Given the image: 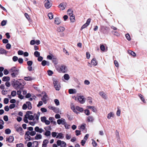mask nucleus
I'll return each instance as SVG.
<instances>
[{
    "label": "nucleus",
    "instance_id": "1",
    "mask_svg": "<svg viewBox=\"0 0 147 147\" xmlns=\"http://www.w3.org/2000/svg\"><path fill=\"white\" fill-rule=\"evenodd\" d=\"M15 80H14V81L12 82V86L16 90L19 89L20 90H22L24 88V86L26 84L25 82L23 80H18L16 81Z\"/></svg>",
    "mask_w": 147,
    "mask_h": 147
},
{
    "label": "nucleus",
    "instance_id": "2",
    "mask_svg": "<svg viewBox=\"0 0 147 147\" xmlns=\"http://www.w3.org/2000/svg\"><path fill=\"white\" fill-rule=\"evenodd\" d=\"M19 70L16 67H11L9 70L10 72L11 73V75L12 77L15 78L18 76L19 73Z\"/></svg>",
    "mask_w": 147,
    "mask_h": 147
},
{
    "label": "nucleus",
    "instance_id": "3",
    "mask_svg": "<svg viewBox=\"0 0 147 147\" xmlns=\"http://www.w3.org/2000/svg\"><path fill=\"white\" fill-rule=\"evenodd\" d=\"M53 83L55 90H59L61 88L59 83L55 79L53 80Z\"/></svg>",
    "mask_w": 147,
    "mask_h": 147
},
{
    "label": "nucleus",
    "instance_id": "4",
    "mask_svg": "<svg viewBox=\"0 0 147 147\" xmlns=\"http://www.w3.org/2000/svg\"><path fill=\"white\" fill-rule=\"evenodd\" d=\"M42 94H44V95L42 98V100L43 101L44 103L46 104L47 102V101L49 100V97L45 92H43Z\"/></svg>",
    "mask_w": 147,
    "mask_h": 147
},
{
    "label": "nucleus",
    "instance_id": "5",
    "mask_svg": "<svg viewBox=\"0 0 147 147\" xmlns=\"http://www.w3.org/2000/svg\"><path fill=\"white\" fill-rule=\"evenodd\" d=\"M100 29L101 31H102L104 34H107L109 31V28L106 26H100Z\"/></svg>",
    "mask_w": 147,
    "mask_h": 147
},
{
    "label": "nucleus",
    "instance_id": "6",
    "mask_svg": "<svg viewBox=\"0 0 147 147\" xmlns=\"http://www.w3.org/2000/svg\"><path fill=\"white\" fill-rule=\"evenodd\" d=\"M57 70L59 71V72H61L63 73H65L67 72V68L66 66L64 65H62L59 67V68H57Z\"/></svg>",
    "mask_w": 147,
    "mask_h": 147
},
{
    "label": "nucleus",
    "instance_id": "7",
    "mask_svg": "<svg viewBox=\"0 0 147 147\" xmlns=\"http://www.w3.org/2000/svg\"><path fill=\"white\" fill-rule=\"evenodd\" d=\"M16 131L19 133L21 135L24 134V131L22 128L21 127L17 126L15 127Z\"/></svg>",
    "mask_w": 147,
    "mask_h": 147
},
{
    "label": "nucleus",
    "instance_id": "8",
    "mask_svg": "<svg viewBox=\"0 0 147 147\" xmlns=\"http://www.w3.org/2000/svg\"><path fill=\"white\" fill-rule=\"evenodd\" d=\"M57 145L60 146L61 147H65L66 146V143L64 141H61L60 140H58L57 142Z\"/></svg>",
    "mask_w": 147,
    "mask_h": 147
},
{
    "label": "nucleus",
    "instance_id": "9",
    "mask_svg": "<svg viewBox=\"0 0 147 147\" xmlns=\"http://www.w3.org/2000/svg\"><path fill=\"white\" fill-rule=\"evenodd\" d=\"M29 134V131H26L25 135V138L27 141H30L33 140V138H31Z\"/></svg>",
    "mask_w": 147,
    "mask_h": 147
},
{
    "label": "nucleus",
    "instance_id": "10",
    "mask_svg": "<svg viewBox=\"0 0 147 147\" xmlns=\"http://www.w3.org/2000/svg\"><path fill=\"white\" fill-rule=\"evenodd\" d=\"M45 6L46 8L49 9L51 6L52 4L50 3L48 0H45Z\"/></svg>",
    "mask_w": 147,
    "mask_h": 147
},
{
    "label": "nucleus",
    "instance_id": "11",
    "mask_svg": "<svg viewBox=\"0 0 147 147\" xmlns=\"http://www.w3.org/2000/svg\"><path fill=\"white\" fill-rule=\"evenodd\" d=\"M14 137L13 136H10L8 138H6V140L7 142L8 141L10 143L13 142L14 140Z\"/></svg>",
    "mask_w": 147,
    "mask_h": 147
},
{
    "label": "nucleus",
    "instance_id": "12",
    "mask_svg": "<svg viewBox=\"0 0 147 147\" xmlns=\"http://www.w3.org/2000/svg\"><path fill=\"white\" fill-rule=\"evenodd\" d=\"M57 121L58 124L60 125L61 124L63 125L64 124L65 120L64 119L61 118V119H58Z\"/></svg>",
    "mask_w": 147,
    "mask_h": 147
},
{
    "label": "nucleus",
    "instance_id": "13",
    "mask_svg": "<svg viewBox=\"0 0 147 147\" xmlns=\"http://www.w3.org/2000/svg\"><path fill=\"white\" fill-rule=\"evenodd\" d=\"M83 96H80L78 98V100L79 102L81 104H83L85 102V99Z\"/></svg>",
    "mask_w": 147,
    "mask_h": 147
},
{
    "label": "nucleus",
    "instance_id": "14",
    "mask_svg": "<svg viewBox=\"0 0 147 147\" xmlns=\"http://www.w3.org/2000/svg\"><path fill=\"white\" fill-rule=\"evenodd\" d=\"M66 3H62L60 4L59 5V7L61 9V10H64L66 7Z\"/></svg>",
    "mask_w": 147,
    "mask_h": 147
},
{
    "label": "nucleus",
    "instance_id": "15",
    "mask_svg": "<svg viewBox=\"0 0 147 147\" xmlns=\"http://www.w3.org/2000/svg\"><path fill=\"white\" fill-rule=\"evenodd\" d=\"M99 94L104 99H107V96L104 92H100Z\"/></svg>",
    "mask_w": 147,
    "mask_h": 147
},
{
    "label": "nucleus",
    "instance_id": "16",
    "mask_svg": "<svg viewBox=\"0 0 147 147\" xmlns=\"http://www.w3.org/2000/svg\"><path fill=\"white\" fill-rule=\"evenodd\" d=\"M98 62L95 58H93L91 60V63L93 65L95 66L97 64Z\"/></svg>",
    "mask_w": 147,
    "mask_h": 147
},
{
    "label": "nucleus",
    "instance_id": "17",
    "mask_svg": "<svg viewBox=\"0 0 147 147\" xmlns=\"http://www.w3.org/2000/svg\"><path fill=\"white\" fill-rule=\"evenodd\" d=\"M94 120V118L92 116H90L87 118V121L88 122H92Z\"/></svg>",
    "mask_w": 147,
    "mask_h": 147
},
{
    "label": "nucleus",
    "instance_id": "18",
    "mask_svg": "<svg viewBox=\"0 0 147 147\" xmlns=\"http://www.w3.org/2000/svg\"><path fill=\"white\" fill-rule=\"evenodd\" d=\"M65 30V28L63 27L60 26L57 28V31L59 32H62Z\"/></svg>",
    "mask_w": 147,
    "mask_h": 147
},
{
    "label": "nucleus",
    "instance_id": "19",
    "mask_svg": "<svg viewBox=\"0 0 147 147\" xmlns=\"http://www.w3.org/2000/svg\"><path fill=\"white\" fill-rule=\"evenodd\" d=\"M49 141L47 140H44L42 144V147H47V145Z\"/></svg>",
    "mask_w": 147,
    "mask_h": 147
},
{
    "label": "nucleus",
    "instance_id": "20",
    "mask_svg": "<svg viewBox=\"0 0 147 147\" xmlns=\"http://www.w3.org/2000/svg\"><path fill=\"white\" fill-rule=\"evenodd\" d=\"M24 79L27 81H31L34 79L31 77L28 76L25 77L24 78Z\"/></svg>",
    "mask_w": 147,
    "mask_h": 147
},
{
    "label": "nucleus",
    "instance_id": "21",
    "mask_svg": "<svg viewBox=\"0 0 147 147\" xmlns=\"http://www.w3.org/2000/svg\"><path fill=\"white\" fill-rule=\"evenodd\" d=\"M2 80L4 82H7L10 80V78L8 76H4L3 77Z\"/></svg>",
    "mask_w": 147,
    "mask_h": 147
},
{
    "label": "nucleus",
    "instance_id": "22",
    "mask_svg": "<svg viewBox=\"0 0 147 147\" xmlns=\"http://www.w3.org/2000/svg\"><path fill=\"white\" fill-rule=\"evenodd\" d=\"M55 23L57 25L61 23L60 19L58 18H56L55 19Z\"/></svg>",
    "mask_w": 147,
    "mask_h": 147
},
{
    "label": "nucleus",
    "instance_id": "23",
    "mask_svg": "<svg viewBox=\"0 0 147 147\" xmlns=\"http://www.w3.org/2000/svg\"><path fill=\"white\" fill-rule=\"evenodd\" d=\"M7 51L3 49L0 48V54H7Z\"/></svg>",
    "mask_w": 147,
    "mask_h": 147
},
{
    "label": "nucleus",
    "instance_id": "24",
    "mask_svg": "<svg viewBox=\"0 0 147 147\" xmlns=\"http://www.w3.org/2000/svg\"><path fill=\"white\" fill-rule=\"evenodd\" d=\"M52 61L54 65H56L58 63V60L56 58L53 57L52 59Z\"/></svg>",
    "mask_w": 147,
    "mask_h": 147
},
{
    "label": "nucleus",
    "instance_id": "25",
    "mask_svg": "<svg viewBox=\"0 0 147 147\" xmlns=\"http://www.w3.org/2000/svg\"><path fill=\"white\" fill-rule=\"evenodd\" d=\"M88 108L89 109H91L92 111L94 112H96L97 111V110L94 107L88 106Z\"/></svg>",
    "mask_w": 147,
    "mask_h": 147
},
{
    "label": "nucleus",
    "instance_id": "26",
    "mask_svg": "<svg viewBox=\"0 0 147 147\" xmlns=\"http://www.w3.org/2000/svg\"><path fill=\"white\" fill-rule=\"evenodd\" d=\"M70 19L71 21L72 22H74L75 21V18L73 14L70 16Z\"/></svg>",
    "mask_w": 147,
    "mask_h": 147
},
{
    "label": "nucleus",
    "instance_id": "27",
    "mask_svg": "<svg viewBox=\"0 0 147 147\" xmlns=\"http://www.w3.org/2000/svg\"><path fill=\"white\" fill-rule=\"evenodd\" d=\"M57 138H59V139H62L63 138V134L62 133H59L56 137Z\"/></svg>",
    "mask_w": 147,
    "mask_h": 147
},
{
    "label": "nucleus",
    "instance_id": "28",
    "mask_svg": "<svg viewBox=\"0 0 147 147\" xmlns=\"http://www.w3.org/2000/svg\"><path fill=\"white\" fill-rule=\"evenodd\" d=\"M27 105H28L27 107L29 109H30L32 108L31 104L30 102H26Z\"/></svg>",
    "mask_w": 147,
    "mask_h": 147
},
{
    "label": "nucleus",
    "instance_id": "29",
    "mask_svg": "<svg viewBox=\"0 0 147 147\" xmlns=\"http://www.w3.org/2000/svg\"><path fill=\"white\" fill-rule=\"evenodd\" d=\"M139 96L140 97L141 100L144 103H146V101L145 99L144 98L143 96L141 94H139Z\"/></svg>",
    "mask_w": 147,
    "mask_h": 147
},
{
    "label": "nucleus",
    "instance_id": "30",
    "mask_svg": "<svg viewBox=\"0 0 147 147\" xmlns=\"http://www.w3.org/2000/svg\"><path fill=\"white\" fill-rule=\"evenodd\" d=\"M113 115L114 114L113 112H111L110 113L108 114L107 117V118L109 119L111 117H113Z\"/></svg>",
    "mask_w": 147,
    "mask_h": 147
},
{
    "label": "nucleus",
    "instance_id": "31",
    "mask_svg": "<svg viewBox=\"0 0 147 147\" xmlns=\"http://www.w3.org/2000/svg\"><path fill=\"white\" fill-rule=\"evenodd\" d=\"M112 32L113 34L115 36H119L120 35V34L117 31H112Z\"/></svg>",
    "mask_w": 147,
    "mask_h": 147
},
{
    "label": "nucleus",
    "instance_id": "32",
    "mask_svg": "<svg viewBox=\"0 0 147 147\" xmlns=\"http://www.w3.org/2000/svg\"><path fill=\"white\" fill-rule=\"evenodd\" d=\"M54 118L53 117H50L49 118V120L51 121V122L52 123H53L55 125L56 124V122L55 121H54L53 119Z\"/></svg>",
    "mask_w": 147,
    "mask_h": 147
},
{
    "label": "nucleus",
    "instance_id": "33",
    "mask_svg": "<svg viewBox=\"0 0 147 147\" xmlns=\"http://www.w3.org/2000/svg\"><path fill=\"white\" fill-rule=\"evenodd\" d=\"M76 110L80 112H82L83 111L84 109L83 108L80 107L78 106H77L76 107Z\"/></svg>",
    "mask_w": 147,
    "mask_h": 147
},
{
    "label": "nucleus",
    "instance_id": "34",
    "mask_svg": "<svg viewBox=\"0 0 147 147\" xmlns=\"http://www.w3.org/2000/svg\"><path fill=\"white\" fill-rule=\"evenodd\" d=\"M64 78L65 80H68L69 79L70 77L68 74H65L64 75Z\"/></svg>",
    "mask_w": 147,
    "mask_h": 147
},
{
    "label": "nucleus",
    "instance_id": "35",
    "mask_svg": "<svg viewBox=\"0 0 147 147\" xmlns=\"http://www.w3.org/2000/svg\"><path fill=\"white\" fill-rule=\"evenodd\" d=\"M128 52L129 53L134 57H135L136 55V54L133 51H128Z\"/></svg>",
    "mask_w": 147,
    "mask_h": 147
},
{
    "label": "nucleus",
    "instance_id": "36",
    "mask_svg": "<svg viewBox=\"0 0 147 147\" xmlns=\"http://www.w3.org/2000/svg\"><path fill=\"white\" fill-rule=\"evenodd\" d=\"M48 16L49 17V18L50 19H52L53 18V15L52 13H49L48 14Z\"/></svg>",
    "mask_w": 147,
    "mask_h": 147
},
{
    "label": "nucleus",
    "instance_id": "37",
    "mask_svg": "<svg viewBox=\"0 0 147 147\" xmlns=\"http://www.w3.org/2000/svg\"><path fill=\"white\" fill-rule=\"evenodd\" d=\"M11 132V130L9 129H7L5 130V133L7 134H10Z\"/></svg>",
    "mask_w": 147,
    "mask_h": 147
},
{
    "label": "nucleus",
    "instance_id": "38",
    "mask_svg": "<svg viewBox=\"0 0 147 147\" xmlns=\"http://www.w3.org/2000/svg\"><path fill=\"white\" fill-rule=\"evenodd\" d=\"M67 13L69 15V16H71V15H73V11L71 9H69L67 11Z\"/></svg>",
    "mask_w": 147,
    "mask_h": 147
},
{
    "label": "nucleus",
    "instance_id": "39",
    "mask_svg": "<svg viewBox=\"0 0 147 147\" xmlns=\"http://www.w3.org/2000/svg\"><path fill=\"white\" fill-rule=\"evenodd\" d=\"M92 145L94 147H96V146H97V143L94 140L92 139Z\"/></svg>",
    "mask_w": 147,
    "mask_h": 147
},
{
    "label": "nucleus",
    "instance_id": "40",
    "mask_svg": "<svg viewBox=\"0 0 147 147\" xmlns=\"http://www.w3.org/2000/svg\"><path fill=\"white\" fill-rule=\"evenodd\" d=\"M41 64L42 66H44L47 64V61L45 60H43L42 61Z\"/></svg>",
    "mask_w": 147,
    "mask_h": 147
},
{
    "label": "nucleus",
    "instance_id": "41",
    "mask_svg": "<svg viewBox=\"0 0 147 147\" xmlns=\"http://www.w3.org/2000/svg\"><path fill=\"white\" fill-rule=\"evenodd\" d=\"M84 113L87 115L90 114V112L89 110L86 109L84 110Z\"/></svg>",
    "mask_w": 147,
    "mask_h": 147
},
{
    "label": "nucleus",
    "instance_id": "42",
    "mask_svg": "<svg viewBox=\"0 0 147 147\" xmlns=\"http://www.w3.org/2000/svg\"><path fill=\"white\" fill-rule=\"evenodd\" d=\"M125 37L127 40L129 41L131 40L130 36L129 34H127L125 35Z\"/></svg>",
    "mask_w": 147,
    "mask_h": 147
},
{
    "label": "nucleus",
    "instance_id": "43",
    "mask_svg": "<svg viewBox=\"0 0 147 147\" xmlns=\"http://www.w3.org/2000/svg\"><path fill=\"white\" fill-rule=\"evenodd\" d=\"M16 92L15 91H13L11 92V95L13 97L16 96Z\"/></svg>",
    "mask_w": 147,
    "mask_h": 147
},
{
    "label": "nucleus",
    "instance_id": "44",
    "mask_svg": "<svg viewBox=\"0 0 147 147\" xmlns=\"http://www.w3.org/2000/svg\"><path fill=\"white\" fill-rule=\"evenodd\" d=\"M45 135L47 136H49L51 135V132L49 131H47L45 132Z\"/></svg>",
    "mask_w": 147,
    "mask_h": 147
},
{
    "label": "nucleus",
    "instance_id": "45",
    "mask_svg": "<svg viewBox=\"0 0 147 147\" xmlns=\"http://www.w3.org/2000/svg\"><path fill=\"white\" fill-rule=\"evenodd\" d=\"M28 117L27 116H24V118L23 120L26 123H28Z\"/></svg>",
    "mask_w": 147,
    "mask_h": 147
},
{
    "label": "nucleus",
    "instance_id": "46",
    "mask_svg": "<svg viewBox=\"0 0 147 147\" xmlns=\"http://www.w3.org/2000/svg\"><path fill=\"white\" fill-rule=\"evenodd\" d=\"M100 50L102 51H105V47L103 45H100Z\"/></svg>",
    "mask_w": 147,
    "mask_h": 147
},
{
    "label": "nucleus",
    "instance_id": "47",
    "mask_svg": "<svg viewBox=\"0 0 147 147\" xmlns=\"http://www.w3.org/2000/svg\"><path fill=\"white\" fill-rule=\"evenodd\" d=\"M11 45L9 43H7L6 45V47L7 49H9L11 48Z\"/></svg>",
    "mask_w": 147,
    "mask_h": 147
},
{
    "label": "nucleus",
    "instance_id": "48",
    "mask_svg": "<svg viewBox=\"0 0 147 147\" xmlns=\"http://www.w3.org/2000/svg\"><path fill=\"white\" fill-rule=\"evenodd\" d=\"M29 134L31 136H34L36 132L34 131H32L30 132L29 131Z\"/></svg>",
    "mask_w": 147,
    "mask_h": 147
},
{
    "label": "nucleus",
    "instance_id": "49",
    "mask_svg": "<svg viewBox=\"0 0 147 147\" xmlns=\"http://www.w3.org/2000/svg\"><path fill=\"white\" fill-rule=\"evenodd\" d=\"M75 132L76 133V134L77 136H78L81 134V131L80 130H76L75 131Z\"/></svg>",
    "mask_w": 147,
    "mask_h": 147
},
{
    "label": "nucleus",
    "instance_id": "50",
    "mask_svg": "<svg viewBox=\"0 0 147 147\" xmlns=\"http://www.w3.org/2000/svg\"><path fill=\"white\" fill-rule=\"evenodd\" d=\"M54 102L58 106L59 105V102L58 99H55L54 100Z\"/></svg>",
    "mask_w": 147,
    "mask_h": 147
},
{
    "label": "nucleus",
    "instance_id": "51",
    "mask_svg": "<svg viewBox=\"0 0 147 147\" xmlns=\"http://www.w3.org/2000/svg\"><path fill=\"white\" fill-rule=\"evenodd\" d=\"M88 26V24H86L85 23L81 27V29H80L81 30H82L83 29L86 28Z\"/></svg>",
    "mask_w": 147,
    "mask_h": 147
},
{
    "label": "nucleus",
    "instance_id": "52",
    "mask_svg": "<svg viewBox=\"0 0 147 147\" xmlns=\"http://www.w3.org/2000/svg\"><path fill=\"white\" fill-rule=\"evenodd\" d=\"M47 72L49 76H51L53 74V71L50 70L48 71Z\"/></svg>",
    "mask_w": 147,
    "mask_h": 147
},
{
    "label": "nucleus",
    "instance_id": "53",
    "mask_svg": "<svg viewBox=\"0 0 147 147\" xmlns=\"http://www.w3.org/2000/svg\"><path fill=\"white\" fill-rule=\"evenodd\" d=\"M6 23L7 22L6 21L3 20L1 22V25L2 26H4L6 24Z\"/></svg>",
    "mask_w": 147,
    "mask_h": 147
},
{
    "label": "nucleus",
    "instance_id": "54",
    "mask_svg": "<svg viewBox=\"0 0 147 147\" xmlns=\"http://www.w3.org/2000/svg\"><path fill=\"white\" fill-rule=\"evenodd\" d=\"M4 102L5 104H7L9 101V99L7 98H5L4 100Z\"/></svg>",
    "mask_w": 147,
    "mask_h": 147
},
{
    "label": "nucleus",
    "instance_id": "55",
    "mask_svg": "<svg viewBox=\"0 0 147 147\" xmlns=\"http://www.w3.org/2000/svg\"><path fill=\"white\" fill-rule=\"evenodd\" d=\"M41 119L42 122H44L46 120V118L45 117H41Z\"/></svg>",
    "mask_w": 147,
    "mask_h": 147
},
{
    "label": "nucleus",
    "instance_id": "56",
    "mask_svg": "<svg viewBox=\"0 0 147 147\" xmlns=\"http://www.w3.org/2000/svg\"><path fill=\"white\" fill-rule=\"evenodd\" d=\"M18 61L20 63L22 64L23 62V60L22 58H20L18 59Z\"/></svg>",
    "mask_w": 147,
    "mask_h": 147
},
{
    "label": "nucleus",
    "instance_id": "57",
    "mask_svg": "<svg viewBox=\"0 0 147 147\" xmlns=\"http://www.w3.org/2000/svg\"><path fill=\"white\" fill-rule=\"evenodd\" d=\"M18 59V57L16 56H14L13 57L12 59L13 61L15 62L17 61Z\"/></svg>",
    "mask_w": 147,
    "mask_h": 147
},
{
    "label": "nucleus",
    "instance_id": "58",
    "mask_svg": "<svg viewBox=\"0 0 147 147\" xmlns=\"http://www.w3.org/2000/svg\"><path fill=\"white\" fill-rule=\"evenodd\" d=\"M118 110L116 112V115L117 116H119L120 114L121 110L117 107Z\"/></svg>",
    "mask_w": 147,
    "mask_h": 147
},
{
    "label": "nucleus",
    "instance_id": "59",
    "mask_svg": "<svg viewBox=\"0 0 147 147\" xmlns=\"http://www.w3.org/2000/svg\"><path fill=\"white\" fill-rule=\"evenodd\" d=\"M32 63V62L31 61H28L27 62V64L28 66H31Z\"/></svg>",
    "mask_w": 147,
    "mask_h": 147
},
{
    "label": "nucleus",
    "instance_id": "60",
    "mask_svg": "<svg viewBox=\"0 0 147 147\" xmlns=\"http://www.w3.org/2000/svg\"><path fill=\"white\" fill-rule=\"evenodd\" d=\"M15 105L14 104H11L10 105L9 108L10 109H12L15 107Z\"/></svg>",
    "mask_w": 147,
    "mask_h": 147
},
{
    "label": "nucleus",
    "instance_id": "61",
    "mask_svg": "<svg viewBox=\"0 0 147 147\" xmlns=\"http://www.w3.org/2000/svg\"><path fill=\"white\" fill-rule=\"evenodd\" d=\"M43 130L41 128H39V127H37V132L39 133H42Z\"/></svg>",
    "mask_w": 147,
    "mask_h": 147
},
{
    "label": "nucleus",
    "instance_id": "62",
    "mask_svg": "<svg viewBox=\"0 0 147 147\" xmlns=\"http://www.w3.org/2000/svg\"><path fill=\"white\" fill-rule=\"evenodd\" d=\"M40 110L42 113H45L47 111V109L44 108H42Z\"/></svg>",
    "mask_w": 147,
    "mask_h": 147
},
{
    "label": "nucleus",
    "instance_id": "63",
    "mask_svg": "<svg viewBox=\"0 0 147 147\" xmlns=\"http://www.w3.org/2000/svg\"><path fill=\"white\" fill-rule=\"evenodd\" d=\"M3 119L5 121H7L8 120V117L7 115H5L3 117Z\"/></svg>",
    "mask_w": 147,
    "mask_h": 147
},
{
    "label": "nucleus",
    "instance_id": "64",
    "mask_svg": "<svg viewBox=\"0 0 147 147\" xmlns=\"http://www.w3.org/2000/svg\"><path fill=\"white\" fill-rule=\"evenodd\" d=\"M16 147H23V144L21 143L17 144Z\"/></svg>",
    "mask_w": 147,
    "mask_h": 147
}]
</instances>
